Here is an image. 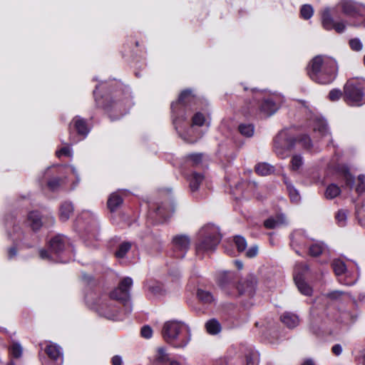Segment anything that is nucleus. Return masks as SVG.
Instances as JSON below:
<instances>
[{
  "instance_id": "obj_54",
  "label": "nucleus",
  "mask_w": 365,
  "mask_h": 365,
  "mask_svg": "<svg viewBox=\"0 0 365 365\" xmlns=\"http://www.w3.org/2000/svg\"><path fill=\"white\" fill-rule=\"evenodd\" d=\"M232 277V274L230 272H223L222 274V278L225 277V278H227V279H231ZM220 284L221 286H223L226 282L223 280V279H220Z\"/></svg>"
},
{
  "instance_id": "obj_13",
  "label": "nucleus",
  "mask_w": 365,
  "mask_h": 365,
  "mask_svg": "<svg viewBox=\"0 0 365 365\" xmlns=\"http://www.w3.org/2000/svg\"><path fill=\"white\" fill-rule=\"evenodd\" d=\"M101 314L105 317L113 320H122L123 314L119 312L116 304L110 300L109 302L103 304L100 309Z\"/></svg>"
},
{
  "instance_id": "obj_12",
  "label": "nucleus",
  "mask_w": 365,
  "mask_h": 365,
  "mask_svg": "<svg viewBox=\"0 0 365 365\" xmlns=\"http://www.w3.org/2000/svg\"><path fill=\"white\" fill-rule=\"evenodd\" d=\"M322 24L327 31L334 30L338 34L345 31L346 25L343 21H334L329 9H325L322 14Z\"/></svg>"
},
{
  "instance_id": "obj_11",
  "label": "nucleus",
  "mask_w": 365,
  "mask_h": 365,
  "mask_svg": "<svg viewBox=\"0 0 365 365\" xmlns=\"http://www.w3.org/2000/svg\"><path fill=\"white\" fill-rule=\"evenodd\" d=\"M342 12L356 19L355 26H365V6L351 1H344L341 4Z\"/></svg>"
},
{
  "instance_id": "obj_34",
  "label": "nucleus",
  "mask_w": 365,
  "mask_h": 365,
  "mask_svg": "<svg viewBox=\"0 0 365 365\" xmlns=\"http://www.w3.org/2000/svg\"><path fill=\"white\" fill-rule=\"evenodd\" d=\"M206 329L209 334H216L220 332L221 327L220 323L215 319L208 321L206 324Z\"/></svg>"
},
{
  "instance_id": "obj_63",
  "label": "nucleus",
  "mask_w": 365,
  "mask_h": 365,
  "mask_svg": "<svg viewBox=\"0 0 365 365\" xmlns=\"http://www.w3.org/2000/svg\"><path fill=\"white\" fill-rule=\"evenodd\" d=\"M236 157H237V153H233V154L232 155V160H233V159H235Z\"/></svg>"
},
{
  "instance_id": "obj_28",
  "label": "nucleus",
  "mask_w": 365,
  "mask_h": 365,
  "mask_svg": "<svg viewBox=\"0 0 365 365\" xmlns=\"http://www.w3.org/2000/svg\"><path fill=\"white\" fill-rule=\"evenodd\" d=\"M197 296L200 301L204 304H210L215 301L212 294L207 290L198 289Z\"/></svg>"
},
{
  "instance_id": "obj_64",
  "label": "nucleus",
  "mask_w": 365,
  "mask_h": 365,
  "mask_svg": "<svg viewBox=\"0 0 365 365\" xmlns=\"http://www.w3.org/2000/svg\"><path fill=\"white\" fill-rule=\"evenodd\" d=\"M7 365H15V364L14 363V361H10L7 364Z\"/></svg>"
},
{
  "instance_id": "obj_40",
  "label": "nucleus",
  "mask_w": 365,
  "mask_h": 365,
  "mask_svg": "<svg viewBox=\"0 0 365 365\" xmlns=\"http://www.w3.org/2000/svg\"><path fill=\"white\" fill-rule=\"evenodd\" d=\"M314 14V10L311 5L304 4L300 9V16L305 20L309 19Z\"/></svg>"
},
{
  "instance_id": "obj_32",
  "label": "nucleus",
  "mask_w": 365,
  "mask_h": 365,
  "mask_svg": "<svg viewBox=\"0 0 365 365\" xmlns=\"http://www.w3.org/2000/svg\"><path fill=\"white\" fill-rule=\"evenodd\" d=\"M132 243L130 242H123L120 245L115 252V256L118 258H123L128 252L130 250Z\"/></svg>"
},
{
  "instance_id": "obj_57",
  "label": "nucleus",
  "mask_w": 365,
  "mask_h": 365,
  "mask_svg": "<svg viewBox=\"0 0 365 365\" xmlns=\"http://www.w3.org/2000/svg\"><path fill=\"white\" fill-rule=\"evenodd\" d=\"M16 255V250L15 247H11L9 250V257L12 258Z\"/></svg>"
},
{
  "instance_id": "obj_50",
  "label": "nucleus",
  "mask_w": 365,
  "mask_h": 365,
  "mask_svg": "<svg viewBox=\"0 0 365 365\" xmlns=\"http://www.w3.org/2000/svg\"><path fill=\"white\" fill-rule=\"evenodd\" d=\"M153 331L149 326H144L141 329V336L145 339H150L152 336Z\"/></svg>"
},
{
  "instance_id": "obj_37",
  "label": "nucleus",
  "mask_w": 365,
  "mask_h": 365,
  "mask_svg": "<svg viewBox=\"0 0 365 365\" xmlns=\"http://www.w3.org/2000/svg\"><path fill=\"white\" fill-rule=\"evenodd\" d=\"M347 219V211L346 210H339L335 215V220L338 226L344 227Z\"/></svg>"
},
{
  "instance_id": "obj_47",
  "label": "nucleus",
  "mask_w": 365,
  "mask_h": 365,
  "mask_svg": "<svg viewBox=\"0 0 365 365\" xmlns=\"http://www.w3.org/2000/svg\"><path fill=\"white\" fill-rule=\"evenodd\" d=\"M357 180L358 183L356 187V192L360 195L365 191V176L364 175H359Z\"/></svg>"
},
{
  "instance_id": "obj_58",
  "label": "nucleus",
  "mask_w": 365,
  "mask_h": 365,
  "mask_svg": "<svg viewBox=\"0 0 365 365\" xmlns=\"http://www.w3.org/2000/svg\"><path fill=\"white\" fill-rule=\"evenodd\" d=\"M283 182L285 184L287 189H288L289 185H293L289 179L286 176H283Z\"/></svg>"
},
{
  "instance_id": "obj_38",
  "label": "nucleus",
  "mask_w": 365,
  "mask_h": 365,
  "mask_svg": "<svg viewBox=\"0 0 365 365\" xmlns=\"http://www.w3.org/2000/svg\"><path fill=\"white\" fill-rule=\"evenodd\" d=\"M63 183V179L60 177L52 178L47 182V186L51 191L57 190Z\"/></svg>"
},
{
  "instance_id": "obj_27",
  "label": "nucleus",
  "mask_w": 365,
  "mask_h": 365,
  "mask_svg": "<svg viewBox=\"0 0 365 365\" xmlns=\"http://www.w3.org/2000/svg\"><path fill=\"white\" fill-rule=\"evenodd\" d=\"M340 187L335 183L329 185L325 191V197L327 199L332 200L341 194Z\"/></svg>"
},
{
  "instance_id": "obj_46",
  "label": "nucleus",
  "mask_w": 365,
  "mask_h": 365,
  "mask_svg": "<svg viewBox=\"0 0 365 365\" xmlns=\"http://www.w3.org/2000/svg\"><path fill=\"white\" fill-rule=\"evenodd\" d=\"M341 97L344 98V91H341L339 88L331 89L328 95V98L330 101H336L339 100Z\"/></svg>"
},
{
  "instance_id": "obj_15",
  "label": "nucleus",
  "mask_w": 365,
  "mask_h": 365,
  "mask_svg": "<svg viewBox=\"0 0 365 365\" xmlns=\"http://www.w3.org/2000/svg\"><path fill=\"white\" fill-rule=\"evenodd\" d=\"M123 203V198L118 192L111 193L107 200V207L110 212H116Z\"/></svg>"
},
{
  "instance_id": "obj_33",
  "label": "nucleus",
  "mask_w": 365,
  "mask_h": 365,
  "mask_svg": "<svg viewBox=\"0 0 365 365\" xmlns=\"http://www.w3.org/2000/svg\"><path fill=\"white\" fill-rule=\"evenodd\" d=\"M206 118L205 115L201 112H196L191 118V124L192 127L193 126H202L205 123Z\"/></svg>"
},
{
  "instance_id": "obj_6",
  "label": "nucleus",
  "mask_w": 365,
  "mask_h": 365,
  "mask_svg": "<svg viewBox=\"0 0 365 365\" xmlns=\"http://www.w3.org/2000/svg\"><path fill=\"white\" fill-rule=\"evenodd\" d=\"M175 205L171 196L163 197L148 204L147 222L151 225H159L167 221L174 213Z\"/></svg>"
},
{
  "instance_id": "obj_56",
  "label": "nucleus",
  "mask_w": 365,
  "mask_h": 365,
  "mask_svg": "<svg viewBox=\"0 0 365 365\" xmlns=\"http://www.w3.org/2000/svg\"><path fill=\"white\" fill-rule=\"evenodd\" d=\"M201 228H207V229H210V228H219V226L212 223V222H208L207 224H205L203 227H202Z\"/></svg>"
},
{
  "instance_id": "obj_26",
  "label": "nucleus",
  "mask_w": 365,
  "mask_h": 365,
  "mask_svg": "<svg viewBox=\"0 0 365 365\" xmlns=\"http://www.w3.org/2000/svg\"><path fill=\"white\" fill-rule=\"evenodd\" d=\"M255 171L259 175L265 176L272 173L274 168L267 163H259L255 165Z\"/></svg>"
},
{
  "instance_id": "obj_8",
  "label": "nucleus",
  "mask_w": 365,
  "mask_h": 365,
  "mask_svg": "<svg viewBox=\"0 0 365 365\" xmlns=\"http://www.w3.org/2000/svg\"><path fill=\"white\" fill-rule=\"evenodd\" d=\"M133 286V279L129 277L123 278L118 287L110 293V297L122 303L124 307V314H130L132 311V305L130 300V291Z\"/></svg>"
},
{
  "instance_id": "obj_23",
  "label": "nucleus",
  "mask_w": 365,
  "mask_h": 365,
  "mask_svg": "<svg viewBox=\"0 0 365 365\" xmlns=\"http://www.w3.org/2000/svg\"><path fill=\"white\" fill-rule=\"evenodd\" d=\"M281 321L284 325L290 329L296 327L299 322L298 316L290 312L284 313L281 316Z\"/></svg>"
},
{
  "instance_id": "obj_17",
  "label": "nucleus",
  "mask_w": 365,
  "mask_h": 365,
  "mask_svg": "<svg viewBox=\"0 0 365 365\" xmlns=\"http://www.w3.org/2000/svg\"><path fill=\"white\" fill-rule=\"evenodd\" d=\"M171 360L164 348L160 347L157 349L154 359L150 365H169Z\"/></svg>"
},
{
  "instance_id": "obj_53",
  "label": "nucleus",
  "mask_w": 365,
  "mask_h": 365,
  "mask_svg": "<svg viewBox=\"0 0 365 365\" xmlns=\"http://www.w3.org/2000/svg\"><path fill=\"white\" fill-rule=\"evenodd\" d=\"M331 350L335 355L339 356L342 352V347L340 344H335L333 346Z\"/></svg>"
},
{
  "instance_id": "obj_5",
  "label": "nucleus",
  "mask_w": 365,
  "mask_h": 365,
  "mask_svg": "<svg viewBox=\"0 0 365 365\" xmlns=\"http://www.w3.org/2000/svg\"><path fill=\"white\" fill-rule=\"evenodd\" d=\"M162 334L164 339L175 348H184L190 339L188 327L178 321H168L163 325Z\"/></svg>"
},
{
  "instance_id": "obj_35",
  "label": "nucleus",
  "mask_w": 365,
  "mask_h": 365,
  "mask_svg": "<svg viewBox=\"0 0 365 365\" xmlns=\"http://www.w3.org/2000/svg\"><path fill=\"white\" fill-rule=\"evenodd\" d=\"M9 353L14 358H20L23 354V348L19 342L13 341L9 346Z\"/></svg>"
},
{
  "instance_id": "obj_14",
  "label": "nucleus",
  "mask_w": 365,
  "mask_h": 365,
  "mask_svg": "<svg viewBox=\"0 0 365 365\" xmlns=\"http://www.w3.org/2000/svg\"><path fill=\"white\" fill-rule=\"evenodd\" d=\"M26 223L31 228H41L43 226L41 212L37 210L29 212L27 215Z\"/></svg>"
},
{
  "instance_id": "obj_30",
  "label": "nucleus",
  "mask_w": 365,
  "mask_h": 365,
  "mask_svg": "<svg viewBox=\"0 0 365 365\" xmlns=\"http://www.w3.org/2000/svg\"><path fill=\"white\" fill-rule=\"evenodd\" d=\"M238 131L241 135L250 138L254 134L255 126L252 123H241L238 125Z\"/></svg>"
},
{
  "instance_id": "obj_48",
  "label": "nucleus",
  "mask_w": 365,
  "mask_h": 365,
  "mask_svg": "<svg viewBox=\"0 0 365 365\" xmlns=\"http://www.w3.org/2000/svg\"><path fill=\"white\" fill-rule=\"evenodd\" d=\"M349 46L351 50L359 51L362 49L363 45L359 38H352L349 42Z\"/></svg>"
},
{
  "instance_id": "obj_43",
  "label": "nucleus",
  "mask_w": 365,
  "mask_h": 365,
  "mask_svg": "<svg viewBox=\"0 0 365 365\" xmlns=\"http://www.w3.org/2000/svg\"><path fill=\"white\" fill-rule=\"evenodd\" d=\"M291 168L294 171L298 170L303 165L302 157L300 155H294L292 156L291 161Z\"/></svg>"
},
{
  "instance_id": "obj_4",
  "label": "nucleus",
  "mask_w": 365,
  "mask_h": 365,
  "mask_svg": "<svg viewBox=\"0 0 365 365\" xmlns=\"http://www.w3.org/2000/svg\"><path fill=\"white\" fill-rule=\"evenodd\" d=\"M197 101V96L191 88L182 90L177 101L170 106L173 123L178 129L181 123L186 122L192 113L191 105Z\"/></svg>"
},
{
  "instance_id": "obj_59",
  "label": "nucleus",
  "mask_w": 365,
  "mask_h": 365,
  "mask_svg": "<svg viewBox=\"0 0 365 365\" xmlns=\"http://www.w3.org/2000/svg\"><path fill=\"white\" fill-rule=\"evenodd\" d=\"M235 264L238 269H242L243 267V263L241 261L236 260L235 262Z\"/></svg>"
},
{
  "instance_id": "obj_31",
  "label": "nucleus",
  "mask_w": 365,
  "mask_h": 365,
  "mask_svg": "<svg viewBox=\"0 0 365 365\" xmlns=\"http://www.w3.org/2000/svg\"><path fill=\"white\" fill-rule=\"evenodd\" d=\"M220 240L218 236L206 237L202 242V247L205 250L212 249L220 242Z\"/></svg>"
},
{
  "instance_id": "obj_45",
  "label": "nucleus",
  "mask_w": 365,
  "mask_h": 365,
  "mask_svg": "<svg viewBox=\"0 0 365 365\" xmlns=\"http://www.w3.org/2000/svg\"><path fill=\"white\" fill-rule=\"evenodd\" d=\"M287 190L288 192L290 200L292 202H298L300 200L299 193L293 185H289Z\"/></svg>"
},
{
  "instance_id": "obj_60",
  "label": "nucleus",
  "mask_w": 365,
  "mask_h": 365,
  "mask_svg": "<svg viewBox=\"0 0 365 365\" xmlns=\"http://www.w3.org/2000/svg\"><path fill=\"white\" fill-rule=\"evenodd\" d=\"M182 138L185 140H186L187 142H188V143H195V142L197 141V139H190H190H187V138H186V137H185V135H182Z\"/></svg>"
},
{
  "instance_id": "obj_2",
  "label": "nucleus",
  "mask_w": 365,
  "mask_h": 365,
  "mask_svg": "<svg viewBox=\"0 0 365 365\" xmlns=\"http://www.w3.org/2000/svg\"><path fill=\"white\" fill-rule=\"evenodd\" d=\"M306 70L307 76L314 83L319 85H329L336 78L339 66L334 58L318 55L309 62Z\"/></svg>"
},
{
  "instance_id": "obj_61",
  "label": "nucleus",
  "mask_w": 365,
  "mask_h": 365,
  "mask_svg": "<svg viewBox=\"0 0 365 365\" xmlns=\"http://www.w3.org/2000/svg\"><path fill=\"white\" fill-rule=\"evenodd\" d=\"M302 365H314V363L311 359H307L304 361Z\"/></svg>"
},
{
  "instance_id": "obj_1",
  "label": "nucleus",
  "mask_w": 365,
  "mask_h": 365,
  "mask_svg": "<svg viewBox=\"0 0 365 365\" xmlns=\"http://www.w3.org/2000/svg\"><path fill=\"white\" fill-rule=\"evenodd\" d=\"M96 107L102 109L111 120L119 119L131 106V98L122 89L97 85L93 92Z\"/></svg>"
},
{
  "instance_id": "obj_7",
  "label": "nucleus",
  "mask_w": 365,
  "mask_h": 365,
  "mask_svg": "<svg viewBox=\"0 0 365 365\" xmlns=\"http://www.w3.org/2000/svg\"><path fill=\"white\" fill-rule=\"evenodd\" d=\"M344 101L350 106L365 103V84L356 79H350L344 86Z\"/></svg>"
},
{
  "instance_id": "obj_16",
  "label": "nucleus",
  "mask_w": 365,
  "mask_h": 365,
  "mask_svg": "<svg viewBox=\"0 0 365 365\" xmlns=\"http://www.w3.org/2000/svg\"><path fill=\"white\" fill-rule=\"evenodd\" d=\"M263 224L264 228H274L275 227L285 225L286 218L283 214H277L269 217L264 221Z\"/></svg>"
},
{
  "instance_id": "obj_41",
  "label": "nucleus",
  "mask_w": 365,
  "mask_h": 365,
  "mask_svg": "<svg viewBox=\"0 0 365 365\" xmlns=\"http://www.w3.org/2000/svg\"><path fill=\"white\" fill-rule=\"evenodd\" d=\"M148 292L154 296H160L163 293V285L158 282H154L148 287Z\"/></svg>"
},
{
  "instance_id": "obj_49",
  "label": "nucleus",
  "mask_w": 365,
  "mask_h": 365,
  "mask_svg": "<svg viewBox=\"0 0 365 365\" xmlns=\"http://www.w3.org/2000/svg\"><path fill=\"white\" fill-rule=\"evenodd\" d=\"M187 159L190 160L194 165H197L202 162V155L200 153H192L187 155Z\"/></svg>"
},
{
  "instance_id": "obj_3",
  "label": "nucleus",
  "mask_w": 365,
  "mask_h": 365,
  "mask_svg": "<svg viewBox=\"0 0 365 365\" xmlns=\"http://www.w3.org/2000/svg\"><path fill=\"white\" fill-rule=\"evenodd\" d=\"M274 150L277 155L284 158L287 152L296 149L297 145L305 150L312 148L310 136L305 133L294 134L292 129L282 130L273 140Z\"/></svg>"
},
{
  "instance_id": "obj_10",
  "label": "nucleus",
  "mask_w": 365,
  "mask_h": 365,
  "mask_svg": "<svg viewBox=\"0 0 365 365\" xmlns=\"http://www.w3.org/2000/svg\"><path fill=\"white\" fill-rule=\"evenodd\" d=\"M68 240L65 236L61 235L55 236L49 242V247L51 252L58 257H61V255L63 253V251L66 250V247H68ZM39 254L40 257L43 259L54 261L52 259L51 256L48 254V251L45 250H41ZM56 261L63 263L68 262V260L63 259L61 257H60Z\"/></svg>"
},
{
  "instance_id": "obj_24",
  "label": "nucleus",
  "mask_w": 365,
  "mask_h": 365,
  "mask_svg": "<svg viewBox=\"0 0 365 365\" xmlns=\"http://www.w3.org/2000/svg\"><path fill=\"white\" fill-rule=\"evenodd\" d=\"M294 279L299 291L302 294L306 296H309L312 294V289L307 284V282H304L301 275L295 274Z\"/></svg>"
},
{
  "instance_id": "obj_21",
  "label": "nucleus",
  "mask_w": 365,
  "mask_h": 365,
  "mask_svg": "<svg viewBox=\"0 0 365 365\" xmlns=\"http://www.w3.org/2000/svg\"><path fill=\"white\" fill-rule=\"evenodd\" d=\"M73 212V205L71 202H63L59 208V219L63 221H67Z\"/></svg>"
},
{
  "instance_id": "obj_62",
  "label": "nucleus",
  "mask_w": 365,
  "mask_h": 365,
  "mask_svg": "<svg viewBox=\"0 0 365 365\" xmlns=\"http://www.w3.org/2000/svg\"><path fill=\"white\" fill-rule=\"evenodd\" d=\"M341 294H342V292H341L336 291V292H332V293L330 294V296H331V297H335L336 295H341Z\"/></svg>"
},
{
  "instance_id": "obj_52",
  "label": "nucleus",
  "mask_w": 365,
  "mask_h": 365,
  "mask_svg": "<svg viewBox=\"0 0 365 365\" xmlns=\"http://www.w3.org/2000/svg\"><path fill=\"white\" fill-rule=\"evenodd\" d=\"M246 284H247V289H248L249 292H252L255 287V285L256 284L255 278L253 276H251L250 279H247L246 281Z\"/></svg>"
},
{
  "instance_id": "obj_19",
  "label": "nucleus",
  "mask_w": 365,
  "mask_h": 365,
  "mask_svg": "<svg viewBox=\"0 0 365 365\" xmlns=\"http://www.w3.org/2000/svg\"><path fill=\"white\" fill-rule=\"evenodd\" d=\"M242 351L246 359V365H257L259 362V354L251 347L242 346Z\"/></svg>"
},
{
  "instance_id": "obj_20",
  "label": "nucleus",
  "mask_w": 365,
  "mask_h": 365,
  "mask_svg": "<svg viewBox=\"0 0 365 365\" xmlns=\"http://www.w3.org/2000/svg\"><path fill=\"white\" fill-rule=\"evenodd\" d=\"M259 109L262 113L271 115L277 111V106L272 98H268L262 101Z\"/></svg>"
},
{
  "instance_id": "obj_39",
  "label": "nucleus",
  "mask_w": 365,
  "mask_h": 365,
  "mask_svg": "<svg viewBox=\"0 0 365 365\" xmlns=\"http://www.w3.org/2000/svg\"><path fill=\"white\" fill-rule=\"evenodd\" d=\"M314 130L318 131L322 136H324L328 133L327 123L323 120H317L315 122Z\"/></svg>"
},
{
  "instance_id": "obj_51",
  "label": "nucleus",
  "mask_w": 365,
  "mask_h": 365,
  "mask_svg": "<svg viewBox=\"0 0 365 365\" xmlns=\"http://www.w3.org/2000/svg\"><path fill=\"white\" fill-rule=\"evenodd\" d=\"M258 253V247L257 245L252 246L246 252V256L250 258L255 257Z\"/></svg>"
},
{
  "instance_id": "obj_25",
  "label": "nucleus",
  "mask_w": 365,
  "mask_h": 365,
  "mask_svg": "<svg viewBox=\"0 0 365 365\" xmlns=\"http://www.w3.org/2000/svg\"><path fill=\"white\" fill-rule=\"evenodd\" d=\"M328 252L327 246L322 242H317L309 247V252L312 257H319L320 255Z\"/></svg>"
},
{
  "instance_id": "obj_44",
  "label": "nucleus",
  "mask_w": 365,
  "mask_h": 365,
  "mask_svg": "<svg viewBox=\"0 0 365 365\" xmlns=\"http://www.w3.org/2000/svg\"><path fill=\"white\" fill-rule=\"evenodd\" d=\"M234 242L239 252H243L246 250L247 244L245 237L237 235L234 237Z\"/></svg>"
},
{
  "instance_id": "obj_42",
  "label": "nucleus",
  "mask_w": 365,
  "mask_h": 365,
  "mask_svg": "<svg viewBox=\"0 0 365 365\" xmlns=\"http://www.w3.org/2000/svg\"><path fill=\"white\" fill-rule=\"evenodd\" d=\"M62 143L64 144H66V146L62 147L61 149L58 150L56 152V155L58 158H61V156H66V157H71L72 156V150L69 145H71L69 143V141L68 143H65L62 140Z\"/></svg>"
},
{
  "instance_id": "obj_22",
  "label": "nucleus",
  "mask_w": 365,
  "mask_h": 365,
  "mask_svg": "<svg viewBox=\"0 0 365 365\" xmlns=\"http://www.w3.org/2000/svg\"><path fill=\"white\" fill-rule=\"evenodd\" d=\"M173 243L175 249L186 251L190 246V239L187 235H178L173 240Z\"/></svg>"
},
{
  "instance_id": "obj_55",
  "label": "nucleus",
  "mask_w": 365,
  "mask_h": 365,
  "mask_svg": "<svg viewBox=\"0 0 365 365\" xmlns=\"http://www.w3.org/2000/svg\"><path fill=\"white\" fill-rule=\"evenodd\" d=\"M123 360L121 356L118 355H115L112 358V364L113 365H122Z\"/></svg>"
},
{
  "instance_id": "obj_18",
  "label": "nucleus",
  "mask_w": 365,
  "mask_h": 365,
  "mask_svg": "<svg viewBox=\"0 0 365 365\" xmlns=\"http://www.w3.org/2000/svg\"><path fill=\"white\" fill-rule=\"evenodd\" d=\"M204 175L202 173L197 172H192L190 175L187 176V180L189 181V187L191 192H195L198 190L200 184L204 180Z\"/></svg>"
},
{
  "instance_id": "obj_29",
  "label": "nucleus",
  "mask_w": 365,
  "mask_h": 365,
  "mask_svg": "<svg viewBox=\"0 0 365 365\" xmlns=\"http://www.w3.org/2000/svg\"><path fill=\"white\" fill-rule=\"evenodd\" d=\"M339 172L342 174L345 180V185L346 187L352 189L355 182L354 177L350 173L349 169L347 167H342Z\"/></svg>"
},
{
  "instance_id": "obj_36",
  "label": "nucleus",
  "mask_w": 365,
  "mask_h": 365,
  "mask_svg": "<svg viewBox=\"0 0 365 365\" xmlns=\"http://www.w3.org/2000/svg\"><path fill=\"white\" fill-rule=\"evenodd\" d=\"M331 266L336 275L343 274L346 270L345 263L341 259H334L332 262Z\"/></svg>"
},
{
  "instance_id": "obj_9",
  "label": "nucleus",
  "mask_w": 365,
  "mask_h": 365,
  "mask_svg": "<svg viewBox=\"0 0 365 365\" xmlns=\"http://www.w3.org/2000/svg\"><path fill=\"white\" fill-rule=\"evenodd\" d=\"M90 130L86 119L79 115L75 116L68 125L69 143L73 145L86 138Z\"/></svg>"
}]
</instances>
